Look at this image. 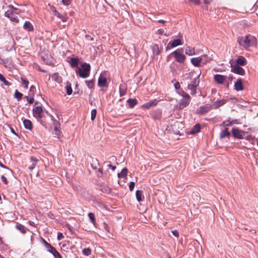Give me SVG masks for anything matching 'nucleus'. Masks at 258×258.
Returning <instances> with one entry per match:
<instances>
[{
	"label": "nucleus",
	"instance_id": "9",
	"mask_svg": "<svg viewBox=\"0 0 258 258\" xmlns=\"http://www.w3.org/2000/svg\"><path fill=\"white\" fill-rule=\"evenodd\" d=\"M172 54L174 55L176 60L179 63H183L186 58L184 54L181 53L179 51L178 49L173 51L172 53Z\"/></svg>",
	"mask_w": 258,
	"mask_h": 258
},
{
	"label": "nucleus",
	"instance_id": "31",
	"mask_svg": "<svg viewBox=\"0 0 258 258\" xmlns=\"http://www.w3.org/2000/svg\"><path fill=\"white\" fill-rule=\"evenodd\" d=\"M78 59L77 58L72 57L70 58V63L72 67H75L78 64Z\"/></svg>",
	"mask_w": 258,
	"mask_h": 258
},
{
	"label": "nucleus",
	"instance_id": "33",
	"mask_svg": "<svg viewBox=\"0 0 258 258\" xmlns=\"http://www.w3.org/2000/svg\"><path fill=\"white\" fill-rule=\"evenodd\" d=\"M127 174V169L126 168H124L122 169L120 173H118V177L119 178L120 177H125L126 176Z\"/></svg>",
	"mask_w": 258,
	"mask_h": 258
},
{
	"label": "nucleus",
	"instance_id": "44",
	"mask_svg": "<svg viewBox=\"0 0 258 258\" xmlns=\"http://www.w3.org/2000/svg\"><path fill=\"white\" fill-rule=\"evenodd\" d=\"M21 80L24 85H25V87L26 88H28V84H29V81L27 80L26 79H24V78H21Z\"/></svg>",
	"mask_w": 258,
	"mask_h": 258
},
{
	"label": "nucleus",
	"instance_id": "51",
	"mask_svg": "<svg viewBox=\"0 0 258 258\" xmlns=\"http://www.w3.org/2000/svg\"><path fill=\"white\" fill-rule=\"evenodd\" d=\"M0 166L2 168H5V169H7L10 173H12V171L9 168H8V167H7L6 166H5L3 164H2L1 162H0Z\"/></svg>",
	"mask_w": 258,
	"mask_h": 258
},
{
	"label": "nucleus",
	"instance_id": "25",
	"mask_svg": "<svg viewBox=\"0 0 258 258\" xmlns=\"http://www.w3.org/2000/svg\"><path fill=\"white\" fill-rule=\"evenodd\" d=\"M54 15L56 16L58 18L60 19L63 22H66L68 19V17L66 15H63L60 14L59 12H58L56 10L54 11Z\"/></svg>",
	"mask_w": 258,
	"mask_h": 258
},
{
	"label": "nucleus",
	"instance_id": "54",
	"mask_svg": "<svg viewBox=\"0 0 258 258\" xmlns=\"http://www.w3.org/2000/svg\"><path fill=\"white\" fill-rule=\"evenodd\" d=\"M86 38L89 40V41H92L93 40V38L90 36L89 35H85Z\"/></svg>",
	"mask_w": 258,
	"mask_h": 258
},
{
	"label": "nucleus",
	"instance_id": "21",
	"mask_svg": "<svg viewBox=\"0 0 258 258\" xmlns=\"http://www.w3.org/2000/svg\"><path fill=\"white\" fill-rule=\"evenodd\" d=\"M23 124L24 125V127L29 130H31L33 128V124L32 122L27 119H25L23 120Z\"/></svg>",
	"mask_w": 258,
	"mask_h": 258
},
{
	"label": "nucleus",
	"instance_id": "14",
	"mask_svg": "<svg viewBox=\"0 0 258 258\" xmlns=\"http://www.w3.org/2000/svg\"><path fill=\"white\" fill-rule=\"evenodd\" d=\"M214 80L215 81L219 84H222L224 83V82L226 80L227 77L226 76H223L219 74H216L214 76Z\"/></svg>",
	"mask_w": 258,
	"mask_h": 258
},
{
	"label": "nucleus",
	"instance_id": "59",
	"mask_svg": "<svg viewBox=\"0 0 258 258\" xmlns=\"http://www.w3.org/2000/svg\"><path fill=\"white\" fill-rule=\"evenodd\" d=\"M108 167L109 168L111 169L113 171H114L115 169V168H116V166H113V165H112L111 164H109L108 165Z\"/></svg>",
	"mask_w": 258,
	"mask_h": 258
},
{
	"label": "nucleus",
	"instance_id": "32",
	"mask_svg": "<svg viewBox=\"0 0 258 258\" xmlns=\"http://www.w3.org/2000/svg\"><path fill=\"white\" fill-rule=\"evenodd\" d=\"M201 58H202V63L203 64H206L208 62H209L211 60V58L209 57L207 55H202Z\"/></svg>",
	"mask_w": 258,
	"mask_h": 258
},
{
	"label": "nucleus",
	"instance_id": "63",
	"mask_svg": "<svg viewBox=\"0 0 258 258\" xmlns=\"http://www.w3.org/2000/svg\"><path fill=\"white\" fill-rule=\"evenodd\" d=\"M35 89V87L33 86H32L30 88V92H33L34 91H33V89Z\"/></svg>",
	"mask_w": 258,
	"mask_h": 258
},
{
	"label": "nucleus",
	"instance_id": "18",
	"mask_svg": "<svg viewBox=\"0 0 258 258\" xmlns=\"http://www.w3.org/2000/svg\"><path fill=\"white\" fill-rule=\"evenodd\" d=\"M191 63L196 67H198L200 63L202 61L201 56L197 57L192 58L190 60Z\"/></svg>",
	"mask_w": 258,
	"mask_h": 258
},
{
	"label": "nucleus",
	"instance_id": "27",
	"mask_svg": "<svg viewBox=\"0 0 258 258\" xmlns=\"http://www.w3.org/2000/svg\"><path fill=\"white\" fill-rule=\"evenodd\" d=\"M230 135V133L228 132V128H225L224 130H222L220 134V137L221 139L224 138L226 137H229Z\"/></svg>",
	"mask_w": 258,
	"mask_h": 258
},
{
	"label": "nucleus",
	"instance_id": "42",
	"mask_svg": "<svg viewBox=\"0 0 258 258\" xmlns=\"http://www.w3.org/2000/svg\"><path fill=\"white\" fill-rule=\"evenodd\" d=\"M96 113H97V110L96 109H93V110H92L91 113V119L92 120H94V119L95 118L96 116Z\"/></svg>",
	"mask_w": 258,
	"mask_h": 258
},
{
	"label": "nucleus",
	"instance_id": "53",
	"mask_svg": "<svg viewBox=\"0 0 258 258\" xmlns=\"http://www.w3.org/2000/svg\"><path fill=\"white\" fill-rule=\"evenodd\" d=\"M172 233L174 236H175L177 237L179 236V233L177 230H173L172 231Z\"/></svg>",
	"mask_w": 258,
	"mask_h": 258
},
{
	"label": "nucleus",
	"instance_id": "15",
	"mask_svg": "<svg viewBox=\"0 0 258 258\" xmlns=\"http://www.w3.org/2000/svg\"><path fill=\"white\" fill-rule=\"evenodd\" d=\"M76 74L83 78H86L89 76V72H85L81 68H78L76 71Z\"/></svg>",
	"mask_w": 258,
	"mask_h": 258
},
{
	"label": "nucleus",
	"instance_id": "19",
	"mask_svg": "<svg viewBox=\"0 0 258 258\" xmlns=\"http://www.w3.org/2000/svg\"><path fill=\"white\" fill-rule=\"evenodd\" d=\"M23 28L25 30L28 31H33L34 30L33 26L29 21H26L24 23Z\"/></svg>",
	"mask_w": 258,
	"mask_h": 258
},
{
	"label": "nucleus",
	"instance_id": "60",
	"mask_svg": "<svg viewBox=\"0 0 258 258\" xmlns=\"http://www.w3.org/2000/svg\"><path fill=\"white\" fill-rule=\"evenodd\" d=\"M204 4L209 5L212 2V0H203Z\"/></svg>",
	"mask_w": 258,
	"mask_h": 258
},
{
	"label": "nucleus",
	"instance_id": "22",
	"mask_svg": "<svg viewBox=\"0 0 258 258\" xmlns=\"http://www.w3.org/2000/svg\"><path fill=\"white\" fill-rule=\"evenodd\" d=\"M226 102V100H225V99L217 100L213 103V105L214 106V107L215 109H217V108H219V107L224 105Z\"/></svg>",
	"mask_w": 258,
	"mask_h": 258
},
{
	"label": "nucleus",
	"instance_id": "17",
	"mask_svg": "<svg viewBox=\"0 0 258 258\" xmlns=\"http://www.w3.org/2000/svg\"><path fill=\"white\" fill-rule=\"evenodd\" d=\"M181 44H182V43H181V40L179 39H177L174 40L172 42H170L166 48L167 50L168 49H169L170 48V47L169 46V45H170L171 48H173V47H176L177 46L180 45Z\"/></svg>",
	"mask_w": 258,
	"mask_h": 258
},
{
	"label": "nucleus",
	"instance_id": "30",
	"mask_svg": "<svg viewBox=\"0 0 258 258\" xmlns=\"http://www.w3.org/2000/svg\"><path fill=\"white\" fill-rule=\"evenodd\" d=\"M65 88L67 91V93L68 95H70L72 94L73 90H72V88L71 87V84L70 82H67Z\"/></svg>",
	"mask_w": 258,
	"mask_h": 258
},
{
	"label": "nucleus",
	"instance_id": "2",
	"mask_svg": "<svg viewBox=\"0 0 258 258\" xmlns=\"http://www.w3.org/2000/svg\"><path fill=\"white\" fill-rule=\"evenodd\" d=\"M239 44L245 49L250 47L255 46L256 45V40L252 36H240L237 38Z\"/></svg>",
	"mask_w": 258,
	"mask_h": 258
},
{
	"label": "nucleus",
	"instance_id": "11",
	"mask_svg": "<svg viewBox=\"0 0 258 258\" xmlns=\"http://www.w3.org/2000/svg\"><path fill=\"white\" fill-rule=\"evenodd\" d=\"M231 72L240 75H244L245 74L244 70L238 64H235L232 67Z\"/></svg>",
	"mask_w": 258,
	"mask_h": 258
},
{
	"label": "nucleus",
	"instance_id": "55",
	"mask_svg": "<svg viewBox=\"0 0 258 258\" xmlns=\"http://www.w3.org/2000/svg\"><path fill=\"white\" fill-rule=\"evenodd\" d=\"M119 92H120V96H124L125 94V93H126V92H125V90H121V89H120Z\"/></svg>",
	"mask_w": 258,
	"mask_h": 258
},
{
	"label": "nucleus",
	"instance_id": "12",
	"mask_svg": "<svg viewBox=\"0 0 258 258\" xmlns=\"http://www.w3.org/2000/svg\"><path fill=\"white\" fill-rule=\"evenodd\" d=\"M104 73H101L98 79V84L100 87L107 86V78L104 76Z\"/></svg>",
	"mask_w": 258,
	"mask_h": 258
},
{
	"label": "nucleus",
	"instance_id": "4",
	"mask_svg": "<svg viewBox=\"0 0 258 258\" xmlns=\"http://www.w3.org/2000/svg\"><path fill=\"white\" fill-rule=\"evenodd\" d=\"M179 94L182 96V98L180 99L177 107L179 109H182L188 105L190 102L191 98L189 94L184 91Z\"/></svg>",
	"mask_w": 258,
	"mask_h": 258
},
{
	"label": "nucleus",
	"instance_id": "46",
	"mask_svg": "<svg viewBox=\"0 0 258 258\" xmlns=\"http://www.w3.org/2000/svg\"><path fill=\"white\" fill-rule=\"evenodd\" d=\"M135 183L133 181H132L130 183V184H129V188H130V190L131 191H133L134 188V187H135Z\"/></svg>",
	"mask_w": 258,
	"mask_h": 258
},
{
	"label": "nucleus",
	"instance_id": "28",
	"mask_svg": "<svg viewBox=\"0 0 258 258\" xmlns=\"http://www.w3.org/2000/svg\"><path fill=\"white\" fill-rule=\"evenodd\" d=\"M52 79L55 82L60 83L62 82V78L58 73H54L52 76Z\"/></svg>",
	"mask_w": 258,
	"mask_h": 258
},
{
	"label": "nucleus",
	"instance_id": "52",
	"mask_svg": "<svg viewBox=\"0 0 258 258\" xmlns=\"http://www.w3.org/2000/svg\"><path fill=\"white\" fill-rule=\"evenodd\" d=\"M63 238V235L61 233H58L57 234V239L59 240H61Z\"/></svg>",
	"mask_w": 258,
	"mask_h": 258
},
{
	"label": "nucleus",
	"instance_id": "58",
	"mask_svg": "<svg viewBox=\"0 0 258 258\" xmlns=\"http://www.w3.org/2000/svg\"><path fill=\"white\" fill-rule=\"evenodd\" d=\"M130 49H132L135 53H136V47L134 44H132L130 47Z\"/></svg>",
	"mask_w": 258,
	"mask_h": 258
},
{
	"label": "nucleus",
	"instance_id": "50",
	"mask_svg": "<svg viewBox=\"0 0 258 258\" xmlns=\"http://www.w3.org/2000/svg\"><path fill=\"white\" fill-rule=\"evenodd\" d=\"M1 179H2V181L6 184H7L8 183V181H7V178L4 176V175H2L1 176Z\"/></svg>",
	"mask_w": 258,
	"mask_h": 258
},
{
	"label": "nucleus",
	"instance_id": "38",
	"mask_svg": "<svg viewBox=\"0 0 258 258\" xmlns=\"http://www.w3.org/2000/svg\"><path fill=\"white\" fill-rule=\"evenodd\" d=\"M153 53L155 55H158L159 54V47L158 45L157 44H155L153 46Z\"/></svg>",
	"mask_w": 258,
	"mask_h": 258
},
{
	"label": "nucleus",
	"instance_id": "23",
	"mask_svg": "<svg viewBox=\"0 0 258 258\" xmlns=\"http://www.w3.org/2000/svg\"><path fill=\"white\" fill-rule=\"evenodd\" d=\"M236 63L238 65L245 66L246 64V60L243 56H240L236 59Z\"/></svg>",
	"mask_w": 258,
	"mask_h": 258
},
{
	"label": "nucleus",
	"instance_id": "45",
	"mask_svg": "<svg viewBox=\"0 0 258 258\" xmlns=\"http://www.w3.org/2000/svg\"><path fill=\"white\" fill-rule=\"evenodd\" d=\"M27 101L29 102L30 103H32L34 102V96L33 95L30 97L26 96Z\"/></svg>",
	"mask_w": 258,
	"mask_h": 258
},
{
	"label": "nucleus",
	"instance_id": "40",
	"mask_svg": "<svg viewBox=\"0 0 258 258\" xmlns=\"http://www.w3.org/2000/svg\"><path fill=\"white\" fill-rule=\"evenodd\" d=\"M0 81L3 82L6 85L8 86L10 85V83L8 81L6 80L5 77L1 73H0Z\"/></svg>",
	"mask_w": 258,
	"mask_h": 258
},
{
	"label": "nucleus",
	"instance_id": "1",
	"mask_svg": "<svg viewBox=\"0 0 258 258\" xmlns=\"http://www.w3.org/2000/svg\"><path fill=\"white\" fill-rule=\"evenodd\" d=\"M37 102H35V106L33 108V114L34 116L39 121L41 124L46 127L47 119H51L52 116L48 112L43 109L42 105L36 106Z\"/></svg>",
	"mask_w": 258,
	"mask_h": 258
},
{
	"label": "nucleus",
	"instance_id": "24",
	"mask_svg": "<svg viewBox=\"0 0 258 258\" xmlns=\"http://www.w3.org/2000/svg\"><path fill=\"white\" fill-rule=\"evenodd\" d=\"M126 102L130 108H133L137 104L138 101L135 98H130L127 100Z\"/></svg>",
	"mask_w": 258,
	"mask_h": 258
},
{
	"label": "nucleus",
	"instance_id": "39",
	"mask_svg": "<svg viewBox=\"0 0 258 258\" xmlns=\"http://www.w3.org/2000/svg\"><path fill=\"white\" fill-rule=\"evenodd\" d=\"M83 254L89 256L91 254V249L90 248H86L83 250Z\"/></svg>",
	"mask_w": 258,
	"mask_h": 258
},
{
	"label": "nucleus",
	"instance_id": "62",
	"mask_svg": "<svg viewBox=\"0 0 258 258\" xmlns=\"http://www.w3.org/2000/svg\"><path fill=\"white\" fill-rule=\"evenodd\" d=\"M233 123H237V120H233V121H232L231 122H230L229 123L227 124L226 125H229L232 124H233Z\"/></svg>",
	"mask_w": 258,
	"mask_h": 258
},
{
	"label": "nucleus",
	"instance_id": "5",
	"mask_svg": "<svg viewBox=\"0 0 258 258\" xmlns=\"http://www.w3.org/2000/svg\"><path fill=\"white\" fill-rule=\"evenodd\" d=\"M200 74L198 75L196 78H195L188 85L187 88L190 90V94L191 95H195L197 94V88L199 85L200 83Z\"/></svg>",
	"mask_w": 258,
	"mask_h": 258
},
{
	"label": "nucleus",
	"instance_id": "37",
	"mask_svg": "<svg viewBox=\"0 0 258 258\" xmlns=\"http://www.w3.org/2000/svg\"><path fill=\"white\" fill-rule=\"evenodd\" d=\"M88 217L90 220L91 222L93 223L94 225H95L96 223V220L94 214L92 213H89L88 214Z\"/></svg>",
	"mask_w": 258,
	"mask_h": 258
},
{
	"label": "nucleus",
	"instance_id": "29",
	"mask_svg": "<svg viewBox=\"0 0 258 258\" xmlns=\"http://www.w3.org/2000/svg\"><path fill=\"white\" fill-rule=\"evenodd\" d=\"M136 196L137 200L138 202L143 201V191L140 190H137L136 192Z\"/></svg>",
	"mask_w": 258,
	"mask_h": 258
},
{
	"label": "nucleus",
	"instance_id": "35",
	"mask_svg": "<svg viewBox=\"0 0 258 258\" xmlns=\"http://www.w3.org/2000/svg\"><path fill=\"white\" fill-rule=\"evenodd\" d=\"M16 228L22 233L24 234L26 233L25 227L24 225L21 224H18L16 225Z\"/></svg>",
	"mask_w": 258,
	"mask_h": 258
},
{
	"label": "nucleus",
	"instance_id": "13",
	"mask_svg": "<svg viewBox=\"0 0 258 258\" xmlns=\"http://www.w3.org/2000/svg\"><path fill=\"white\" fill-rule=\"evenodd\" d=\"M158 102V101L156 99L152 100L149 101L148 102L143 104L142 107L143 108L148 109L152 107L156 106Z\"/></svg>",
	"mask_w": 258,
	"mask_h": 258
},
{
	"label": "nucleus",
	"instance_id": "3",
	"mask_svg": "<svg viewBox=\"0 0 258 258\" xmlns=\"http://www.w3.org/2000/svg\"><path fill=\"white\" fill-rule=\"evenodd\" d=\"M9 9L5 13V17L14 22L18 23L19 20L18 16L17 9L14 8L12 6H9Z\"/></svg>",
	"mask_w": 258,
	"mask_h": 258
},
{
	"label": "nucleus",
	"instance_id": "56",
	"mask_svg": "<svg viewBox=\"0 0 258 258\" xmlns=\"http://www.w3.org/2000/svg\"><path fill=\"white\" fill-rule=\"evenodd\" d=\"M174 87H175V88L176 89H179V88H180V87L179 83L178 82H177L176 83H175L174 84Z\"/></svg>",
	"mask_w": 258,
	"mask_h": 258
},
{
	"label": "nucleus",
	"instance_id": "26",
	"mask_svg": "<svg viewBox=\"0 0 258 258\" xmlns=\"http://www.w3.org/2000/svg\"><path fill=\"white\" fill-rule=\"evenodd\" d=\"M185 53L189 56L195 54V48L190 46H187L185 48Z\"/></svg>",
	"mask_w": 258,
	"mask_h": 258
},
{
	"label": "nucleus",
	"instance_id": "34",
	"mask_svg": "<svg viewBox=\"0 0 258 258\" xmlns=\"http://www.w3.org/2000/svg\"><path fill=\"white\" fill-rule=\"evenodd\" d=\"M81 68L82 69V70L84 71L85 72H88L90 73L91 67L89 64L84 63L82 64V67Z\"/></svg>",
	"mask_w": 258,
	"mask_h": 258
},
{
	"label": "nucleus",
	"instance_id": "61",
	"mask_svg": "<svg viewBox=\"0 0 258 258\" xmlns=\"http://www.w3.org/2000/svg\"><path fill=\"white\" fill-rule=\"evenodd\" d=\"M157 33L158 34L162 35L164 33V30L161 29H158L157 31Z\"/></svg>",
	"mask_w": 258,
	"mask_h": 258
},
{
	"label": "nucleus",
	"instance_id": "8",
	"mask_svg": "<svg viewBox=\"0 0 258 258\" xmlns=\"http://www.w3.org/2000/svg\"><path fill=\"white\" fill-rule=\"evenodd\" d=\"M231 133L234 138L240 139H243L245 134H247L246 132L239 130L237 128H233Z\"/></svg>",
	"mask_w": 258,
	"mask_h": 258
},
{
	"label": "nucleus",
	"instance_id": "49",
	"mask_svg": "<svg viewBox=\"0 0 258 258\" xmlns=\"http://www.w3.org/2000/svg\"><path fill=\"white\" fill-rule=\"evenodd\" d=\"M62 3L66 6H68L71 4V0H62Z\"/></svg>",
	"mask_w": 258,
	"mask_h": 258
},
{
	"label": "nucleus",
	"instance_id": "6",
	"mask_svg": "<svg viewBox=\"0 0 258 258\" xmlns=\"http://www.w3.org/2000/svg\"><path fill=\"white\" fill-rule=\"evenodd\" d=\"M43 242L45 247L47 249V250L53 254L54 258H62L58 251H57L54 247H52L50 244L44 239L43 240Z\"/></svg>",
	"mask_w": 258,
	"mask_h": 258
},
{
	"label": "nucleus",
	"instance_id": "10",
	"mask_svg": "<svg viewBox=\"0 0 258 258\" xmlns=\"http://www.w3.org/2000/svg\"><path fill=\"white\" fill-rule=\"evenodd\" d=\"M170 126L172 127V130L175 132H179L177 129L183 127V124L180 121H178L176 120H172L170 123Z\"/></svg>",
	"mask_w": 258,
	"mask_h": 258
},
{
	"label": "nucleus",
	"instance_id": "64",
	"mask_svg": "<svg viewBox=\"0 0 258 258\" xmlns=\"http://www.w3.org/2000/svg\"><path fill=\"white\" fill-rule=\"evenodd\" d=\"M158 22L159 23H163V24H164L165 22V21L164 20H159L158 21Z\"/></svg>",
	"mask_w": 258,
	"mask_h": 258
},
{
	"label": "nucleus",
	"instance_id": "36",
	"mask_svg": "<svg viewBox=\"0 0 258 258\" xmlns=\"http://www.w3.org/2000/svg\"><path fill=\"white\" fill-rule=\"evenodd\" d=\"M200 131V125L199 124H196L191 131V134H193L199 132Z\"/></svg>",
	"mask_w": 258,
	"mask_h": 258
},
{
	"label": "nucleus",
	"instance_id": "47",
	"mask_svg": "<svg viewBox=\"0 0 258 258\" xmlns=\"http://www.w3.org/2000/svg\"><path fill=\"white\" fill-rule=\"evenodd\" d=\"M190 2L194 3L196 5H199L200 4L201 2L200 0H189Z\"/></svg>",
	"mask_w": 258,
	"mask_h": 258
},
{
	"label": "nucleus",
	"instance_id": "41",
	"mask_svg": "<svg viewBox=\"0 0 258 258\" xmlns=\"http://www.w3.org/2000/svg\"><path fill=\"white\" fill-rule=\"evenodd\" d=\"M22 94L16 90L15 92V97L17 98L18 100H20L22 98Z\"/></svg>",
	"mask_w": 258,
	"mask_h": 258
},
{
	"label": "nucleus",
	"instance_id": "48",
	"mask_svg": "<svg viewBox=\"0 0 258 258\" xmlns=\"http://www.w3.org/2000/svg\"><path fill=\"white\" fill-rule=\"evenodd\" d=\"M98 173L97 174L98 177H101L103 174V170L102 168H99L98 170Z\"/></svg>",
	"mask_w": 258,
	"mask_h": 258
},
{
	"label": "nucleus",
	"instance_id": "57",
	"mask_svg": "<svg viewBox=\"0 0 258 258\" xmlns=\"http://www.w3.org/2000/svg\"><path fill=\"white\" fill-rule=\"evenodd\" d=\"M104 228L106 231H107L108 233H110V228L107 225L105 224L104 225Z\"/></svg>",
	"mask_w": 258,
	"mask_h": 258
},
{
	"label": "nucleus",
	"instance_id": "20",
	"mask_svg": "<svg viewBox=\"0 0 258 258\" xmlns=\"http://www.w3.org/2000/svg\"><path fill=\"white\" fill-rule=\"evenodd\" d=\"M30 162H31V165L29 166V169L32 170L36 167L37 164L38 160L34 157H31L30 158Z\"/></svg>",
	"mask_w": 258,
	"mask_h": 258
},
{
	"label": "nucleus",
	"instance_id": "7",
	"mask_svg": "<svg viewBox=\"0 0 258 258\" xmlns=\"http://www.w3.org/2000/svg\"><path fill=\"white\" fill-rule=\"evenodd\" d=\"M212 107V105L210 104H206L204 105L201 106L199 107L197 110V113L201 115H203L208 113L210 111Z\"/></svg>",
	"mask_w": 258,
	"mask_h": 258
},
{
	"label": "nucleus",
	"instance_id": "43",
	"mask_svg": "<svg viewBox=\"0 0 258 258\" xmlns=\"http://www.w3.org/2000/svg\"><path fill=\"white\" fill-rule=\"evenodd\" d=\"M86 84L87 85V86H88V87L90 89H92L93 88V86H94V83H93V81L92 80H90V81H86Z\"/></svg>",
	"mask_w": 258,
	"mask_h": 258
},
{
	"label": "nucleus",
	"instance_id": "16",
	"mask_svg": "<svg viewBox=\"0 0 258 258\" xmlns=\"http://www.w3.org/2000/svg\"><path fill=\"white\" fill-rule=\"evenodd\" d=\"M234 89L237 91H242L243 87L241 79H238L234 83Z\"/></svg>",
	"mask_w": 258,
	"mask_h": 258
}]
</instances>
